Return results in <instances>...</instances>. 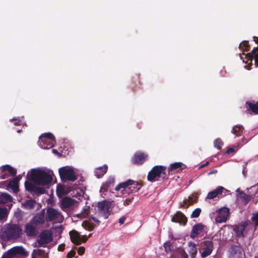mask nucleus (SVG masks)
Instances as JSON below:
<instances>
[{
  "instance_id": "nucleus-1",
  "label": "nucleus",
  "mask_w": 258,
  "mask_h": 258,
  "mask_svg": "<svg viewBox=\"0 0 258 258\" xmlns=\"http://www.w3.org/2000/svg\"><path fill=\"white\" fill-rule=\"evenodd\" d=\"M27 176L29 179L35 185L26 181L25 182L26 189L33 194L41 195L45 192V188L38 187L36 185L49 187L53 180V172L51 170L46 168H38L32 169L28 172Z\"/></svg>"
},
{
  "instance_id": "nucleus-2",
  "label": "nucleus",
  "mask_w": 258,
  "mask_h": 258,
  "mask_svg": "<svg viewBox=\"0 0 258 258\" xmlns=\"http://www.w3.org/2000/svg\"><path fill=\"white\" fill-rule=\"evenodd\" d=\"M141 186L142 185L139 182L132 179H128L124 182L118 184L115 187V190L118 191L123 189L121 191L124 190L126 192L130 194L137 192L141 188Z\"/></svg>"
},
{
  "instance_id": "nucleus-3",
  "label": "nucleus",
  "mask_w": 258,
  "mask_h": 258,
  "mask_svg": "<svg viewBox=\"0 0 258 258\" xmlns=\"http://www.w3.org/2000/svg\"><path fill=\"white\" fill-rule=\"evenodd\" d=\"M55 144V139L53 135L50 133L42 134L38 142L39 146L44 149H50Z\"/></svg>"
},
{
  "instance_id": "nucleus-4",
  "label": "nucleus",
  "mask_w": 258,
  "mask_h": 258,
  "mask_svg": "<svg viewBox=\"0 0 258 258\" xmlns=\"http://www.w3.org/2000/svg\"><path fill=\"white\" fill-rule=\"evenodd\" d=\"M22 234V229L17 224H13L8 226L3 233V237L7 239H16L20 236Z\"/></svg>"
},
{
  "instance_id": "nucleus-5",
  "label": "nucleus",
  "mask_w": 258,
  "mask_h": 258,
  "mask_svg": "<svg viewBox=\"0 0 258 258\" xmlns=\"http://www.w3.org/2000/svg\"><path fill=\"white\" fill-rule=\"evenodd\" d=\"M166 174V167L163 166H155L148 173L147 179L151 182L157 181Z\"/></svg>"
},
{
  "instance_id": "nucleus-6",
  "label": "nucleus",
  "mask_w": 258,
  "mask_h": 258,
  "mask_svg": "<svg viewBox=\"0 0 258 258\" xmlns=\"http://www.w3.org/2000/svg\"><path fill=\"white\" fill-rule=\"evenodd\" d=\"M61 179L64 181H74L77 179L74 169L68 166L61 167L58 170Z\"/></svg>"
},
{
  "instance_id": "nucleus-7",
  "label": "nucleus",
  "mask_w": 258,
  "mask_h": 258,
  "mask_svg": "<svg viewBox=\"0 0 258 258\" xmlns=\"http://www.w3.org/2000/svg\"><path fill=\"white\" fill-rule=\"evenodd\" d=\"M45 217L46 221L47 222L60 223L63 220V216L61 212L52 208H49L47 209Z\"/></svg>"
},
{
  "instance_id": "nucleus-8",
  "label": "nucleus",
  "mask_w": 258,
  "mask_h": 258,
  "mask_svg": "<svg viewBox=\"0 0 258 258\" xmlns=\"http://www.w3.org/2000/svg\"><path fill=\"white\" fill-rule=\"evenodd\" d=\"M53 240V234L48 230L42 231L38 236L37 241L39 246L45 247L46 244L51 242Z\"/></svg>"
},
{
  "instance_id": "nucleus-9",
  "label": "nucleus",
  "mask_w": 258,
  "mask_h": 258,
  "mask_svg": "<svg viewBox=\"0 0 258 258\" xmlns=\"http://www.w3.org/2000/svg\"><path fill=\"white\" fill-rule=\"evenodd\" d=\"M202 251H201V256L205 258L210 255L213 249L214 244L211 240H205L201 243Z\"/></svg>"
},
{
  "instance_id": "nucleus-10",
  "label": "nucleus",
  "mask_w": 258,
  "mask_h": 258,
  "mask_svg": "<svg viewBox=\"0 0 258 258\" xmlns=\"http://www.w3.org/2000/svg\"><path fill=\"white\" fill-rule=\"evenodd\" d=\"M16 173V170L9 165H4L0 168V177L2 179H7L10 176H14Z\"/></svg>"
},
{
  "instance_id": "nucleus-11",
  "label": "nucleus",
  "mask_w": 258,
  "mask_h": 258,
  "mask_svg": "<svg viewBox=\"0 0 258 258\" xmlns=\"http://www.w3.org/2000/svg\"><path fill=\"white\" fill-rule=\"evenodd\" d=\"M98 210L105 219L108 218L110 212V203L106 201H103L98 204Z\"/></svg>"
},
{
  "instance_id": "nucleus-12",
  "label": "nucleus",
  "mask_w": 258,
  "mask_h": 258,
  "mask_svg": "<svg viewBox=\"0 0 258 258\" xmlns=\"http://www.w3.org/2000/svg\"><path fill=\"white\" fill-rule=\"evenodd\" d=\"M247 226L246 222H243L232 226L235 237L237 239H243L245 236V230Z\"/></svg>"
},
{
  "instance_id": "nucleus-13",
  "label": "nucleus",
  "mask_w": 258,
  "mask_h": 258,
  "mask_svg": "<svg viewBox=\"0 0 258 258\" xmlns=\"http://www.w3.org/2000/svg\"><path fill=\"white\" fill-rule=\"evenodd\" d=\"M31 221L38 228L41 227L45 223L46 221V217L45 216V213L44 210L36 214L32 218Z\"/></svg>"
},
{
  "instance_id": "nucleus-14",
  "label": "nucleus",
  "mask_w": 258,
  "mask_h": 258,
  "mask_svg": "<svg viewBox=\"0 0 258 258\" xmlns=\"http://www.w3.org/2000/svg\"><path fill=\"white\" fill-rule=\"evenodd\" d=\"M228 190L222 186H219L216 189L209 192L207 196L206 199H213L216 197H220V196L226 195Z\"/></svg>"
},
{
  "instance_id": "nucleus-15",
  "label": "nucleus",
  "mask_w": 258,
  "mask_h": 258,
  "mask_svg": "<svg viewBox=\"0 0 258 258\" xmlns=\"http://www.w3.org/2000/svg\"><path fill=\"white\" fill-rule=\"evenodd\" d=\"M229 211L227 208H223L219 210L215 220L217 223L225 222L227 220Z\"/></svg>"
},
{
  "instance_id": "nucleus-16",
  "label": "nucleus",
  "mask_w": 258,
  "mask_h": 258,
  "mask_svg": "<svg viewBox=\"0 0 258 258\" xmlns=\"http://www.w3.org/2000/svg\"><path fill=\"white\" fill-rule=\"evenodd\" d=\"M70 235L72 241L77 245L80 244L82 242H86L88 238L85 236L81 235L77 231L73 230L70 232Z\"/></svg>"
},
{
  "instance_id": "nucleus-17",
  "label": "nucleus",
  "mask_w": 258,
  "mask_h": 258,
  "mask_svg": "<svg viewBox=\"0 0 258 258\" xmlns=\"http://www.w3.org/2000/svg\"><path fill=\"white\" fill-rule=\"evenodd\" d=\"M100 222L95 217H91L88 220H85L82 223V226L89 231L92 230L97 226Z\"/></svg>"
},
{
  "instance_id": "nucleus-18",
  "label": "nucleus",
  "mask_w": 258,
  "mask_h": 258,
  "mask_svg": "<svg viewBox=\"0 0 258 258\" xmlns=\"http://www.w3.org/2000/svg\"><path fill=\"white\" fill-rule=\"evenodd\" d=\"M37 228L38 227L30 221L29 223L26 224L25 232L28 236H34L36 235L38 233Z\"/></svg>"
},
{
  "instance_id": "nucleus-19",
  "label": "nucleus",
  "mask_w": 258,
  "mask_h": 258,
  "mask_svg": "<svg viewBox=\"0 0 258 258\" xmlns=\"http://www.w3.org/2000/svg\"><path fill=\"white\" fill-rule=\"evenodd\" d=\"M171 221L180 224L185 225L186 223L187 219L182 213L178 211L172 218Z\"/></svg>"
},
{
  "instance_id": "nucleus-20",
  "label": "nucleus",
  "mask_w": 258,
  "mask_h": 258,
  "mask_svg": "<svg viewBox=\"0 0 258 258\" xmlns=\"http://www.w3.org/2000/svg\"><path fill=\"white\" fill-rule=\"evenodd\" d=\"M245 58L252 61L254 58L255 61V65L256 67H258V47L253 49L251 52L247 53L245 55Z\"/></svg>"
},
{
  "instance_id": "nucleus-21",
  "label": "nucleus",
  "mask_w": 258,
  "mask_h": 258,
  "mask_svg": "<svg viewBox=\"0 0 258 258\" xmlns=\"http://www.w3.org/2000/svg\"><path fill=\"white\" fill-rule=\"evenodd\" d=\"M147 158V155L143 153L138 152L136 153L133 158V162L136 164H143Z\"/></svg>"
},
{
  "instance_id": "nucleus-22",
  "label": "nucleus",
  "mask_w": 258,
  "mask_h": 258,
  "mask_svg": "<svg viewBox=\"0 0 258 258\" xmlns=\"http://www.w3.org/2000/svg\"><path fill=\"white\" fill-rule=\"evenodd\" d=\"M205 226L202 224H198L195 225L190 233V237L194 239L200 234L203 232Z\"/></svg>"
},
{
  "instance_id": "nucleus-23",
  "label": "nucleus",
  "mask_w": 258,
  "mask_h": 258,
  "mask_svg": "<svg viewBox=\"0 0 258 258\" xmlns=\"http://www.w3.org/2000/svg\"><path fill=\"white\" fill-rule=\"evenodd\" d=\"M24 251V248L22 247L15 246V247L12 248L11 249H9L8 251V252H7L8 255L4 256L2 257V258L6 257L7 256H11L12 257L14 258L13 257V255H16L17 254H22L23 253Z\"/></svg>"
},
{
  "instance_id": "nucleus-24",
  "label": "nucleus",
  "mask_w": 258,
  "mask_h": 258,
  "mask_svg": "<svg viewBox=\"0 0 258 258\" xmlns=\"http://www.w3.org/2000/svg\"><path fill=\"white\" fill-rule=\"evenodd\" d=\"M246 108L248 111H251L255 114H258V103L254 101H247L246 102Z\"/></svg>"
},
{
  "instance_id": "nucleus-25",
  "label": "nucleus",
  "mask_w": 258,
  "mask_h": 258,
  "mask_svg": "<svg viewBox=\"0 0 258 258\" xmlns=\"http://www.w3.org/2000/svg\"><path fill=\"white\" fill-rule=\"evenodd\" d=\"M114 182V178L113 176H110L108 178L107 180L104 183L100 188V192H104L106 191L110 185L113 184Z\"/></svg>"
},
{
  "instance_id": "nucleus-26",
  "label": "nucleus",
  "mask_w": 258,
  "mask_h": 258,
  "mask_svg": "<svg viewBox=\"0 0 258 258\" xmlns=\"http://www.w3.org/2000/svg\"><path fill=\"white\" fill-rule=\"evenodd\" d=\"M75 200L69 197H65L61 201L62 208H69L73 206L75 204Z\"/></svg>"
},
{
  "instance_id": "nucleus-27",
  "label": "nucleus",
  "mask_w": 258,
  "mask_h": 258,
  "mask_svg": "<svg viewBox=\"0 0 258 258\" xmlns=\"http://www.w3.org/2000/svg\"><path fill=\"white\" fill-rule=\"evenodd\" d=\"M107 170V166L104 165L103 167H100L96 168L94 174L97 178L102 177L106 172Z\"/></svg>"
},
{
  "instance_id": "nucleus-28",
  "label": "nucleus",
  "mask_w": 258,
  "mask_h": 258,
  "mask_svg": "<svg viewBox=\"0 0 258 258\" xmlns=\"http://www.w3.org/2000/svg\"><path fill=\"white\" fill-rule=\"evenodd\" d=\"M188 252L190 255L191 258H195L197 253L196 244L194 242H190L188 243Z\"/></svg>"
},
{
  "instance_id": "nucleus-29",
  "label": "nucleus",
  "mask_w": 258,
  "mask_h": 258,
  "mask_svg": "<svg viewBox=\"0 0 258 258\" xmlns=\"http://www.w3.org/2000/svg\"><path fill=\"white\" fill-rule=\"evenodd\" d=\"M12 197L8 194L0 192V204H5L12 201Z\"/></svg>"
},
{
  "instance_id": "nucleus-30",
  "label": "nucleus",
  "mask_w": 258,
  "mask_h": 258,
  "mask_svg": "<svg viewBox=\"0 0 258 258\" xmlns=\"http://www.w3.org/2000/svg\"><path fill=\"white\" fill-rule=\"evenodd\" d=\"M8 189L12 190L15 193L18 191V186L17 184V178L14 179L12 181H10L8 185Z\"/></svg>"
},
{
  "instance_id": "nucleus-31",
  "label": "nucleus",
  "mask_w": 258,
  "mask_h": 258,
  "mask_svg": "<svg viewBox=\"0 0 258 258\" xmlns=\"http://www.w3.org/2000/svg\"><path fill=\"white\" fill-rule=\"evenodd\" d=\"M243 132L242 126L235 125L233 127L232 133L235 135L236 137L240 136Z\"/></svg>"
},
{
  "instance_id": "nucleus-32",
  "label": "nucleus",
  "mask_w": 258,
  "mask_h": 258,
  "mask_svg": "<svg viewBox=\"0 0 258 258\" xmlns=\"http://www.w3.org/2000/svg\"><path fill=\"white\" fill-rule=\"evenodd\" d=\"M35 203L33 200H26L23 203V206L27 209H31L34 208Z\"/></svg>"
},
{
  "instance_id": "nucleus-33",
  "label": "nucleus",
  "mask_w": 258,
  "mask_h": 258,
  "mask_svg": "<svg viewBox=\"0 0 258 258\" xmlns=\"http://www.w3.org/2000/svg\"><path fill=\"white\" fill-rule=\"evenodd\" d=\"M8 210L6 207L0 208V220L6 218L8 215Z\"/></svg>"
},
{
  "instance_id": "nucleus-34",
  "label": "nucleus",
  "mask_w": 258,
  "mask_h": 258,
  "mask_svg": "<svg viewBox=\"0 0 258 258\" xmlns=\"http://www.w3.org/2000/svg\"><path fill=\"white\" fill-rule=\"evenodd\" d=\"M244 252L239 248L235 250L232 254V258H243Z\"/></svg>"
},
{
  "instance_id": "nucleus-35",
  "label": "nucleus",
  "mask_w": 258,
  "mask_h": 258,
  "mask_svg": "<svg viewBox=\"0 0 258 258\" xmlns=\"http://www.w3.org/2000/svg\"><path fill=\"white\" fill-rule=\"evenodd\" d=\"M164 247L167 253L171 252L173 249V246L169 241L166 242L164 244Z\"/></svg>"
},
{
  "instance_id": "nucleus-36",
  "label": "nucleus",
  "mask_w": 258,
  "mask_h": 258,
  "mask_svg": "<svg viewBox=\"0 0 258 258\" xmlns=\"http://www.w3.org/2000/svg\"><path fill=\"white\" fill-rule=\"evenodd\" d=\"M237 197L238 199L243 200L245 202H247L249 199V197H248V196L242 191L238 194L237 195Z\"/></svg>"
},
{
  "instance_id": "nucleus-37",
  "label": "nucleus",
  "mask_w": 258,
  "mask_h": 258,
  "mask_svg": "<svg viewBox=\"0 0 258 258\" xmlns=\"http://www.w3.org/2000/svg\"><path fill=\"white\" fill-rule=\"evenodd\" d=\"M182 163L181 162H175L170 165V170H175L180 168L181 167Z\"/></svg>"
},
{
  "instance_id": "nucleus-38",
  "label": "nucleus",
  "mask_w": 258,
  "mask_h": 258,
  "mask_svg": "<svg viewBox=\"0 0 258 258\" xmlns=\"http://www.w3.org/2000/svg\"><path fill=\"white\" fill-rule=\"evenodd\" d=\"M201 212V209L200 208L196 209L191 213V218H197L198 217Z\"/></svg>"
},
{
  "instance_id": "nucleus-39",
  "label": "nucleus",
  "mask_w": 258,
  "mask_h": 258,
  "mask_svg": "<svg viewBox=\"0 0 258 258\" xmlns=\"http://www.w3.org/2000/svg\"><path fill=\"white\" fill-rule=\"evenodd\" d=\"M214 144L215 148L219 149L223 145V143L220 139L218 138L214 141Z\"/></svg>"
},
{
  "instance_id": "nucleus-40",
  "label": "nucleus",
  "mask_w": 258,
  "mask_h": 258,
  "mask_svg": "<svg viewBox=\"0 0 258 258\" xmlns=\"http://www.w3.org/2000/svg\"><path fill=\"white\" fill-rule=\"evenodd\" d=\"M251 219L254 224L258 226V212L256 213L253 214Z\"/></svg>"
},
{
  "instance_id": "nucleus-41",
  "label": "nucleus",
  "mask_w": 258,
  "mask_h": 258,
  "mask_svg": "<svg viewBox=\"0 0 258 258\" xmlns=\"http://www.w3.org/2000/svg\"><path fill=\"white\" fill-rule=\"evenodd\" d=\"M249 45L247 42H243L239 44V48L243 49L244 50L247 51L248 50Z\"/></svg>"
},
{
  "instance_id": "nucleus-42",
  "label": "nucleus",
  "mask_w": 258,
  "mask_h": 258,
  "mask_svg": "<svg viewBox=\"0 0 258 258\" xmlns=\"http://www.w3.org/2000/svg\"><path fill=\"white\" fill-rule=\"evenodd\" d=\"M10 121H14V124L16 125H20V122H21V121L20 120V118L19 117H18L17 118L14 117L13 119H10Z\"/></svg>"
},
{
  "instance_id": "nucleus-43",
  "label": "nucleus",
  "mask_w": 258,
  "mask_h": 258,
  "mask_svg": "<svg viewBox=\"0 0 258 258\" xmlns=\"http://www.w3.org/2000/svg\"><path fill=\"white\" fill-rule=\"evenodd\" d=\"M76 254V251L74 250H72L70 251H69L67 255V258H73L75 256V254Z\"/></svg>"
},
{
  "instance_id": "nucleus-44",
  "label": "nucleus",
  "mask_w": 258,
  "mask_h": 258,
  "mask_svg": "<svg viewBox=\"0 0 258 258\" xmlns=\"http://www.w3.org/2000/svg\"><path fill=\"white\" fill-rule=\"evenodd\" d=\"M85 248L84 247H80L78 249V253L79 255H82L84 253Z\"/></svg>"
},
{
  "instance_id": "nucleus-45",
  "label": "nucleus",
  "mask_w": 258,
  "mask_h": 258,
  "mask_svg": "<svg viewBox=\"0 0 258 258\" xmlns=\"http://www.w3.org/2000/svg\"><path fill=\"white\" fill-rule=\"evenodd\" d=\"M247 166V163H244V165H243V169H242V174L244 177L246 176V174L247 173V170H246Z\"/></svg>"
},
{
  "instance_id": "nucleus-46",
  "label": "nucleus",
  "mask_w": 258,
  "mask_h": 258,
  "mask_svg": "<svg viewBox=\"0 0 258 258\" xmlns=\"http://www.w3.org/2000/svg\"><path fill=\"white\" fill-rule=\"evenodd\" d=\"M89 209V207H86V208L84 209L83 214L84 216H86L88 215Z\"/></svg>"
},
{
  "instance_id": "nucleus-47",
  "label": "nucleus",
  "mask_w": 258,
  "mask_h": 258,
  "mask_svg": "<svg viewBox=\"0 0 258 258\" xmlns=\"http://www.w3.org/2000/svg\"><path fill=\"white\" fill-rule=\"evenodd\" d=\"M125 219H126V217H124V216H123V217H121L119 219V221H118L120 225L123 224L124 223Z\"/></svg>"
},
{
  "instance_id": "nucleus-48",
  "label": "nucleus",
  "mask_w": 258,
  "mask_h": 258,
  "mask_svg": "<svg viewBox=\"0 0 258 258\" xmlns=\"http://www.w3.org/2000/svg\"><path fill=\"white\" fill-rule=\"evenodd\" d=\"M64 244H60L58 246V251H63L64 249Z\"/></svg>"
},
{
  "instance_id": "nucleus-49",
  "label": "nucleus",
  "mask_w": 258,
  "mask_h": 258,
  "mask_svg": "<svg viewBox=\"0 0 258 258\" xmlns=\"http://www.w3.org/2000/svg\"><path fill=\"white\" fill-rule=\"evenodd\" d=\"M235 151V149L234 148H230L227 150V152L228 153H231Z\"/></svg>"
},
{
  "instance_id": "nucleus-50",
  "label": "nucleus",
  "mask_w": 258,
  "mask_h": 258,
  "mask_svg": "<svg viewBox=\"0 0 258 258\" xmlns=\"http://www.w3.org/2000/svg\"><path fill=\"white\" fill-rule=\"evenodd\" d=\"M217 172V170L216 169H214V170H213L211 171L210 172H209L208 173V175H211L213 174H215V173H216Z\"/></svg>"
},
{
  "instance_id": "nucleus-51",
  "label": "nucleus",
  "mask_w": 258,
  "mask_h": 258,
  "mask_svg": "<svg viewBox=\"0 0 258 258\" xmlns=\"http://www.w3.org/2000/svg\"><path fill=\"white\" fill-rule=\"evenodd\" d=\"M250 189L256 190L258 189V186L257 185L252 186V187H250Z\"/></svg>"
},
{
  "instance_id": "nucleus-52",
  "label": "nucleus",
  "mask_w": 258,
  "mask_h": 258,
  "mask_svg": "<svg viewBox=\"0 0 258 258\" xmlns=\"http://www.w3.org/2000/svg\"><path fill=\"white\" fill-rule=\"evenodd\" d=\"M253 40L256 43H258V37L254 36L253 37Z\"/></svg>"
},
{
  "instance_id": "nucleus-53",
  "label": "nucleus",
  "mask_w": 258,
  "mask_h": 258,
  "mask_svg": "<svg viewBox=\"0 0 258 258\" xmlns=\"http://www.w3.org/2000/svg\"><path fill=\"white\" fill-rule=\"evenodd\" d=\"M213 258H220L218 255H214Z\"/></svg>"
},
{
  "instance_id": "nucleus-54",
  "label": "nucleus",
  "mask_w": 258,
  "mask_h": 258,
  "mask_svg": "<svg viewBox=\"0 0 258 258\" xmlns=\"http://www.w3.org/2000/svg\"><path fill=\"white\" fill-rule=\"evenodd\" d=\"M205 166V165H201L200 166V168H203Z\"/></svg>"
},
{
  "instance_id": "nucleus-55",
  "label": "nucleus",
  "mask_w": 258,
  "mask_h": 258,
  "mask_svg": "<svg viewBox=\"0 0 258 258\" xmlns=\"http://www.w3.org/2000/svg\"><path fill=\"white\" fill-rule=\"evenodd\" d=\"M236 192H237V193H238V192H239V193H240V189H239V188H237V189L236 190Z\"/></svg>"
},
{
  "instance_id": "nucleus-56",
  "label": "nucleus",
  "mask_w": 258,
  "mask_h": 258,
  "mask_svg": "<svg viewBox=\"0 0 258 258\" xmlns=\"http://www.w3.org/2000/svg\"><path fill=\"white\" fill-rule=\"evenodd\" d=\"M209 164V162H207L205 164H204V165H205V166H207Z\"/></svg>"
},
{
  "instance_id": "nucleus-57",
  "label": "nucleus",
  "mask_w": 258,
  "mask_h": 258,
  "mask_svg": "<svg viewBox=\"0 0 258 258\" xmlns=\"http://www.w3.org/2000/svg\"><path fill=\"white\" fill-rule=\"evenodd\" d=\"M188 202H189L188 201H184V203H185V204H186V205L188 204Z\"/></svg>"
},
{
  "instance_id": "nucleus-58",
  "label": "nucleus",
  "mask_w": 258,
  "mask_h": 258,
  "mask_svg": "<svg viewBox=\"0 0 258 258\" xmlns=\"http://www.w3.org/2000/svg\"><path fill=\"white\" fill-rule=\"evenodd\" d=\"M21 132L20 130L17 131V133H20Z\"/></svg>"
},
{
  "instance_id": "nucleus-59",
  "label": "nucleus",
  "mask_w": 258,
  "mask_h": 258,
  "mask_svg": "<svg viewBox=\"0 0 258 258\" xmlns=\"http://www.w3.org/2000/svg\"><path fill=\"white\" fill-rule=\"evenodd\" d=\"M240 56L241 59H243V57L240 54Z\"/></svg>"
},
{
  "instance_id": "nucleus-60",
  "label": "nucleus",
  "mask_w": 258,
  "mask_h": 258,
  "mask_svg": "<svg viewBox=\"0 0 258 258\" xmlns=\"http://www.w3.org/2000/svg\"><path fill=\"white\" fill-rule=\"evenodd\" d=\"M257 258H258V255L256 256Z\"/></svg>"
}]
</instances>
